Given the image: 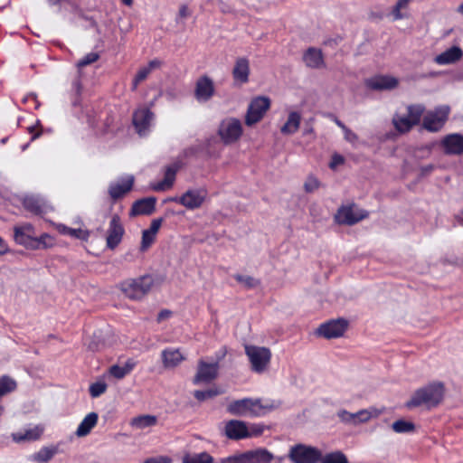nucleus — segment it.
I'll return each mask as SVG.
<instances>
[{
  "mask_svg": "<svg viewBox=\"0 0 463 463\" xmlns=\"http://www.w3.org/2000/svg\"><path fill=\"white\" fill-rule=\"evenodd\" d=\"M224 392H225L224 388H222L221 386L213 385L211 387H206L204 385V400L212 399V398L221 395Z\"/></svg>",
  "mask_w": 463,
  "mask_h": 463,
  "instance_id": "45",
  "label": "nucleus"
},
{
  "mask_svg": "<svg viewBox=\"0 0 463 463\" xmlns=\"http://www.w3.org/2000/svg\"><path fill=\"white\" fill-rule=\"evenodd\" d=\"M348 323L344 318L333 319L323 323L317 329V335L326 339L337 338L344 335Z\"/></svg>",
  "mask_w": 463,
  "mask_h": 463,
  "instance_id": "9",
  "label": "nucleus"
},
{
  "mask_svg": "<svg viewBox=\"0 0 463 463\" xmlns=\"http://www.w3.org/2000/svg\"><path fill=\"white\" fill-rule=\"evenodd\" d=\"M58 453L57 446L43 447L39 451L32 455L33 461L45 463L51 460Z\"/></svg>",
  "mask_w": 463,
  "mask_h": 463,
  "instance_id": "34",
  "label": "nucleus"
},
{
  "mask_svg": "<svg viewBox=\"0 0 463 463\" xmlns=\"http://www.w3.org/2000/svg\"><path fill=\"white\" fill-rule=\"evenodd\" d=\"M183 463H203V453L195 455L187 454L184 457Z\"/></svg>",
  "mask_w": 463,
  "mask_h": 463,
  "instance_id": "52",
  "label": "nucleus"
},
{
  "mask_svg": "<svg viewBox=\"0 0 463 463\" xmlns=\"http://www.w3.org/2000/svg\"><path fill=\"white\" fill-rule=\"evenodd\" d=\"M445 155L459 156L463 154V135L453 133L446 135L440 141Z\"/></svg>",
  "mask_w": 463,
  "mask_h": 463,
  "instance_id": "13",
  "label": "nucleus"
},
{
  "mask_svg": "<svg viewBox=\"0 0 463 463\" xmlns=\"http://www.w3.org/2000/svg\"><path fill=\"white\" fill-rule=\"evenodd\" d=\"M410 0H398L397 3L395 4V5L393 6V9H392V15H393V20H401L402 19L404 16L403 14L401 13V9L402 8H404L408 5Z\"/></svg>",
  "mask_w": 463,
  "mask_h": 463,
  "instance_id": "47",
  "label": "nucleus"
},
{
  "mask_svg": "<svg viewBox=\"0 0 463 463\" xmlns=\"http://www.w3.org/2000/svg\"><path fill=\"white\" fill-rule=\"evenodd\" d=\"M218 133L225 144L237 141L242 134V126L240 119L229 118L222 121Z\"/></svg>",
  "mask_w": 463,
  "mask_h": 463,
  "instance_id": "7",
  "label": "nucleus"
},
{
  "mask_svg": "<svg viewBox=\"0 0 463 463\" xmlns=\"http://www.w3.org/2000/svg\"><path fill=\"white\" fill-rule=\"evenodd\" d=\"M154 285L150 275L128 279L121 284V290L130 299H140L146 295Z\"/></svg>",
  "mask_w": 463,
  "mask_h": 463,
  "instance_id": "2",
  "label": "nucleus"
},
{
  "mask_svg": "<svg viewBox=\"0 0 463 463\" xmlns=\"http://www.w3.org/2000/svg\"><path fill=\"white\" fill-rule=\"evenodd\" d=\"M445 392L444 383L439 381L416 389L404 406L409 410L424 407L427 410L436 408L443 400Z\"/></svg>",
  "mask_w": 463,
  "mask_h": 463,
  "instance_id": "1",
  "label": "nucleus"
},
{
  "mask_svg": "<svg viewBox=\"0 0 463 463\" xmlns=\"http://www.w3.org/2000/svg\"><path fill=\"white\" fill-rule=\"evenodd\" d=\"M225 435L234 440L243 439L251 436L244 421L231 420L225 424Z\"/></svg>",
  "mask_w": 463,
  "mask_h": 463,
  "instance_id": "14",
  "label": "nucleus"
},
{
  "mask_svg": "<svg viewBox=\"0 0 463 463\" xmlns=\"http://www.w3.org/2000/svg\"><path fill=\"white\" fill-rule=\"evenodd\" d=\"M343 132H344L345 139L347 142H349L351 144H355L358 141V136L354 131H352L350 128H346Z\"/></svg>",
  "mask_w": 463,
  "mask_h": 463,
  "instance_id": "55",
  "label": "nucleus"
},
{
  "mask_svg": "<svg viewBox=\"0 0 463 463\" xmlns=\"http://www.w3.org/2000/svg\"><path fill=\"white\" fill-rule=\"evenodd\" d=\"M248 463H271L275 456L265 448H257L246 451Z\"/></svg>",
  "mask_w": 463,
  "mask_h": 463,
  "instance_id": "27",
  "label": "nucleus"
},
{
  "mask_svg": "<svg viewBox=\"0 0 463 463\" xmlns=\"http://www.w3.org/2000/svg\"><path fill=\"white\" fill-rule=\"evenodd\" d=\"M156 234L147 232L146 230L143 231L142 233V241H141V250H146L152 243L155 241Z\"/></svg>",
  "mask_w": 463,
  "mask_h": 463,
  "instance_id": "43",
  "label": "nucleus"
},
{
  "mask_svg": "<svg viewBox=\"0 0 463 463\" xmlns=\"http://www.w3.org/2000/svg\"><path fill=\"white\" fill-rule=\"evenodd\" d=\"M161 360L165 369L170 370L179 366L185 360L181 349L167 347L161 352Z\"/></svg>",
  "mask_w": 463,
  "mask_h": 463,
  "instance_id": "17",
  "label": "nucleus"
},
{
  "mask_svg": "<svg viewBox=\"0 0 463 463\" xmlns=\"http://www.w3.org/2000/svg\"><path fill=\"white\" fill-rule=\"evenodd\" d=\"M157 424V417L150 414H144L131 420L130 425L137 430H145Z\"/></svg>",
  "mask_w": 463,
  "mask_h": 463,
  "instance_id": "32",
  "label": "nucleus"
},
{
  "mask_svg": "<svg viewBox=\"0 0 463 463\" xmlns=\"http://www.w3.org/2000/svg\"><path fill=\"white\" fill-rule=\"evenodd\" d=\"M463 57V51L458 45H453L438 54L434 58V61L439 65H449L456 63L460 61Z\"/></svg>",
  "mask_w": 463,
  "mask_h": 463,
  "instance_id": "22",
  "label": "nucleus"
},
{
  "mask_svg": "<svg viewBox=\"0 0 463 463\" xmlns=\"http://www.w3.org/2000/svg\"><path fill=\"white\" fill-rule=\"evenodd\" d=\"M134 183V176L128 175L119 179L118 181L112 183L109 185V193L111 198L118 199L127 194L132 188Z\"/></svg>",
  "mask_w": 463,
  "mask_h": 463,
  "instance_id": "23",
  "label": "nucleus"
},
{
  "mask_svg": "<svg viewBox=\"0 0 463 463\" xmlns=\"http://www.w3.org/2000/svg\"><path fill=\"white\" fill-rule=\"evenodd\" d=\"M107 383L103 381H98L90 386V394L93 398H97L103 394L107 390Z\"/></svg>",
  "mask_w": 463,
  "mask_h": 463,
  "instance_id": "42",
  "label": "nucleus"
},
{
  "mask_svg": "<svg viewBox=\"0 0 463 463\" xmlns=\"http://www.w3.org/2000/svg\"><path fill=\"white\" fill-rule=\"evenodd\" d=\"M162 224V219H155L152 221L149 229L146 231L156 235Z\"/></svg>",
  "mask_w": 463,
  "mask_h": 463,
  "instance_id": "59",
  "label": "nucleus"
},
{
  "mask_svg": "<svg viewBox=\"0 0 463 463\" xmlns=\"http://www.w3.org/2000/svg\"><path fill=\"white\" fill-rule=\"evenodd\" d=\"M72 90L75 91L77 95H79L81 91V83L80 79H76L72 82Z\"/></svg>",
  "mask_w": 463,
  "mask_h": 463,
  "instance_id": "62",
  "label": "nucleus"
},
{
  "mask_svg": "<svg viewBox=\"0 0 463 463\" xmlns=\"http://www.w3.org/2000/svg\"><path fill=\"white\" fill-rule=\"evenodd\" d=\"M245 354L249 357L251 369L256 373H262L270 361L271 353L267 347L246 345Z\"/></svg>",
  "mask_w": 463,
  "mask_h": 463,
  "instance_id": "6",
  "label": "nucleus"
},
{
  "mask_svg": "<svg viewBox=\"0 0 463 463\" xmlns=\"http://www.w3.org/2000/svg\"><path fill=\"white\" fill-rule=\"evenodd\" d=\"M364 410L367 412V416H368V418L365 416L366 422H368L373 418H377L383 412L382 410H379V409H377L375 407H369V408L364 409Z\"/></svg>",
  "mask_w": 463,
  "mask_h": 463,
  "instance_id": "57",
  "label": "nucleus"
},
{
  "mask_svg": "<svg viewBox=\"0 0 463 463\" xmlns=\"http://www.w3.org/2000/svg\"><path fill=\"white\" fill-rule=\"evenodd\" d=\"M345 159L343 156L339 154H335L330 161L329 166L332 169H335L337 165H342L344 163Z\"/></svg>",
  "mask_w": 463,
  "mask_h": 463,
  "instance_id": "58",
  "label": "nucleus"
},
{
  "mask_svg": "<svg viewBox=\"0 0 463 463\" xmlns=\"http://www.w3.org/2000/svg\"><path fill=\"white\" fill-rule=\"evenodd\" d=\"M44 431V427L41 424L29 426L22 430L12 434L13 440L20 443L24 441H34L41 438Z\"/></svg>",
  "mask_w": 463,
  "mask_h": 463,
  "instance_id": "21",
  "label": "nucleus"
},
{
  "mask_svg": "<svg viewBox=\"0 0 463 463\" xmlns=\"http://www.w3.org/2000/svg\"><path fill=\"white\" fill-rule=\"evenodd\" d=\"M124 234V229L120 223L119 217L114 215L109 222V227L108 230L107 235V246L108 248L113 250L115 249L121 241Z\"/></svg>",
  "mask_w": 463,
  "mask_h": 463,
  "instance_id": "18",
  "label": "nucleus"
},
{
  "mask_svg": "<svg viewBox=\"0 0 463 463\" xmlns=\"http://www.w3.org/2000/svg\"><path fill=\"white\" fill-rule=\"evenodd\" d=\"M8 246L5 241L0 237V256L5 254L8 251Z\"/></svg>",
  "mask_w": 463,
  "mask_h": 463,
  "instance_id": "64",
  "label": "nucleus"
},
{
  "mask_svg": "<svg viewBox=\"0 0 463 463\" xmlns=\"http://www.w3.org/2000/svg\"><path fill=\"white\" fill-rule=\"evenodd\" d=\"M336 415L341 422L354 426L366 423L365 416L368 418L367 412L363 409L356 412H350L345 409H342L337 411Z\"/></svg>",
  "mask_w": 463,
  "mask_h": 463,
  "instance_id": "24",
  "label": "nucleus"
},
{
  "mask_svg": "<svg viewBox=\"0 0 463 463\" xmlns=\"http://www.w3.org/2000/svg\"><path fill=\"white\" fill-rule=\"evenodd\" d=\"M14 240L19 245L35 250L37 247L34 227L31 223H23L14 227Z\"/></svg>",
  "mask_w": 463,
  "mask_h": 463,
  "instance_id": "8",
  "label": "nucleus"
},
{
  "mask_svg": "<svg viewBox=\"0 0 463 463\" xmlns=\"http://www.w3.org/2000/svg\"><path fill=\"white\" fill-rule=\"evenodd\" d=\"M392 429L399 434L411 433L415 430V424L405 420H398L392 424Z\"/></svg>",
  "mask_w": 463,
  "mask_h": 463,
  "instance_id": "39",
  "label": "nucleus"
},
{
  "mask_svg": "<svg viewBox=\"0 0 463 463\" xmlns=\"http://www.w3.org/2000/svg\"><path fill=\"white\" fill-rule=\"evenodd\" d=\"M156 202L155 197L137 200L134 203L131 211L134 214H150L155 210Z\"/></svg>",
  "mask_w": 463,
  "mask_h": 463,
  "instance_id": "30",
  "label": "nucleus"
},
{
  "mask_svg": "<svg viewBox=\"0 0 463 463\" xmlns=\"http://www.w3.org/2000/svg\"><path fill=\"white\" fill-rule=\"evenodd\" d=\"M161 65V61L159 60H153L151 61H149L148 65L147 66H145L143 68H141L135 79L133 80V84H132V90H136L138 86V84L145 80L147 76L151 73V71L156 68H159Z\"/></svg>",
  "mask_w": 463,
  "mask_h": 463,
  "instance_id": "33",
  "label": "nucleus"
},
{
  "mask_svg": "<svg viewBox=\"0 0 463 463\" xmlns=\"http://www.w3.org/2000/svg\"><path fill=\"white\" fill-rule=\"evenodd\" d=\"M250 64L248 59L242 57L237 59L232 70V76L236 82L243 84L249 81Z\"/></svg>",
  "mask_w": 463,
  "mask_h": 463,
  "instance_id": "26",
  "label": "nucleus"
},
{
  "mask_svg": "<svg viewBox=\"0 0 463 463\" xmlns=\"http://www.w3.org/2000/svg\"><path fill=\"white\" fill-rule=\"evenodd\" d=\"M144 463H172V459L167 456H157L146 458Z\"/></svg>",
  "mask_w": 463,
  "mask_h": 463,
  "instance_id": "54",
  "label": "nucleus"
},
{
  "mask_svg": "<svg viewBox=\"0 0 463 463\" xmlns=\"http://www.w3.org/2000/svg\"><path fill=\"white\" fill-rule=\"evenodd\" d=\"M226 355L225 347L220 348L215 353V358L208 361H204V385L218 376L219 363Z\"/></svg>",
  "mask_w": 463,
  "mask_h": 463,
  "instance_id": "19",
  "label": "nucleus"
},
{
  "mask_svg": "<svg viewBox=\"0 0 463 463\" xmlns=\"http://www.w3.org/2000/svg\"><path fill=\"white\" fill-rule=\"evenodd\" d=\"M392 122L395 129L402 134L409 132L414 127L412 122L406 116H401L399 114L393 116Z\"/></svg>",
  "mask_w": 463,
  "mask_h": 463,
  "instance_id": "36",
  "label": "nucleus"
},
{
  "mask_svg": "<svg viewBox=\"0 0 463 463\" xmlns=\"http://www.w3.org/2000/svg\"><path fill=\"white\" fill-rule=\"evenodd\" d=\"M136 363L133 360L128 359L123 365L114 364L110 366L109 373L116 379H123L131 373Z\"/></svg>",
  "mask_w": 463,
  "mask_h": 463,
  "instance_id": "31",
  "label": "nucleus"
},
{
  "mask_svg": "<svg viewBox=\"0 0 463 463\" xmlns=\"http://www.w3.org/2000/svg\"><path fill=\"white\" fill-rule=\"evenodd\" d=\"M288 457L292 463H319L322 451L317 447L298 443L290 447Z\"/></svg>",
  "mask_w": 463,
  "mask_h": 463,
  "instance_id": "3",
  "label": "nucleus"
},
{
  "mask_svg": "<svg viewBox=\"0 0 463 463\" xmlns=\"http://www.w3.org/2000/svg\"><path fill=\"white\" fill-rule=\"evenodd\" d=\"M220 463H248L246 451L222 458Z\"/></svg>",
  "mask_w": 463,
  "mask_h": 463,
  "instance_id": "44",
  "label": "nucleus"
},
{
  "mask_svg": "<svg viewBox=\"0 0 463 463\" xmlns=\"http://www.w3.org/2000/svg\"><path fill=\"white\" fill-rule=\"evenodd\" d=\"M319 463H349L346 456L340 450L322 455V460Z\"/></svg>",
  "mask_w": 463,
  "mask_h": 463,
  "instance_id": "40",
  "label": "nucleus"
},
{
  "mask_svg": "<svg viewBox=\"0 0 463 463\" xmlns=\"http://www.w3.org/2000/svg\"><path fill=\"white\" fill-rule=\"evenodd\" d=\"M203 381V359H200L197 363V373L193 379L194 384H198Z\"/></svg>",
  "mask_w": 463,
  "mask_h": 463,
  "instance_id": "56",
  "label": "nucleus"
},
{
  "mask_svg": "<svg viewBox=\"0 0 463 463\" xmlns=\"http://www.w3.org/2000/svg\"><path fill=\"white\" fill-rule=\"evenodd\" d=\"M58 230L62 234L69 235L71 237L77 238V239L83 240V241L87 240L90 235L89 232L86 230L73 229V228L67 227L63 224H60L58 226Z\"/></svg>",
  "mask_w": 463,
  "mask_h": 463,
  "instance_id": "38",
  "label": "nucleus"
},
{
  "mask_svg": "<svg viewBox=\"0 0 463 463\" xmlns=\"http://www.w3.org/2000/svg\"><path fill=\"white\" fill-rule=\"evenodd\" d=\"M169 201L175 202L189 210L199 208L203 204V195L200 190H187L182 196L169 198Z\"/></svg>",
  "mask_w": 463,
  "mask_h": 463,
  "instance_id": "15",
  "label": "nucleus"
},
{
  "mask_svg": "<svg viewBox=\"0 0 463 463\" xmlns=\"http://www.w3.org/2000/svg\"><path fill=\"white\" fill-rule=\"evenodd\" d=\"M172 315H173L172 311H170L168 309H163L157 315L156 320L158 323H161V322L170 318L172 317Z\"/></svg>",
  "mask_w": 463,
  "mask_h": 463,
  "instance_id": "60",
  "label": "nucleus"
},
{
  "mask_svg": "<svg viewBox=\"0 0 463 463\" xmlns=\"http://www.w3.org/2000/svg\"><path fill=\"white\" fill-rule=\"evenodd\" d=\"M305 190L307 193H312L319 187V182L317 178L309 176L304 184Z\"/></svg>",
  "mask_w": 463,
  "mask_h": 463,
  "instance_id": "51",
  "label": "nucleus"
},
{
  "mask_svg": "<svg viewBox=\"0 0 463 463\" xmlns=\"http://www.w3.org/2000/svg\"><path fill=\"white\" fill-rule=\"evenodd\" d=\"M425 107L420 104L410 105L407 107V115H405L414 126L420 122L422 114L424 113Z\"/></svg>",
  "mask_w": 463,
  "mask_h": 463,
  "instance_id": "37",
  "label": "nucleus"
},
{
  "mask_svg": "<svg viewBox=\"0 0 463 463\" xmlns=\"http://www.w3.org/2000/svg\"><path fill=\"white\" fill-rule=\"evenodd\" d=\"M368 217V212L362 209H354V206H342L335 216L339 223L354 225Z\"/></svg>",
  "mask_w": 463,
  "mask_h": 463,
  "instance_id": "11",
  "label": "nucleus"
},
{
  "mask_svg": "<svg viewBox=\"0 0 463 463\" xmlns=\"http://www.w3.org/2000/svg\"><path fill=\"white\" fill-rule=\"evenodd\" d=\"M190 15H191V12H190L188 6L185 5H183L179 8V12H178V14L176 16V22L177 23H181L182 20L189 17Z\"/></svg>",
  "mask_w": 463,
  "mask_h": 463,
  "instance_id": "53",
  "label": "nucleus"
},
{
  "mask_svg": "<svg viewBox=\"0 0 463 463\" xmlns=\"http://www.w3.org/2000/svg\"><path fill=\"white\" fill-rule=\"evenodd\" d=\"M98 420L99 416L96 412L88 413L79 424L75 435L81 438L90 434L91 430L97 425Z\"/></svg>",
  "mask_w": 463,
  "mask_h": 463,
  "instance_id": "29",
  "label": "nucleus"
},
{
  "mask_svg": "<svg viewBox=\"0 0 463 463\" xmlns=\"http://www.w3.org/2000/svg\"><path fill=\"white\" fill-rule=\"evenodd\" d=\"M270 107V99L265 96H258L251 99L245 116V124L252 126L262 119Z\"/></svg>",
  "mask_w": 463,
  "mask_h": 463,
  "instance_id": "5",
  "label": "nucleus"
},
{
  "mask_svg": "<svg viewBox=\"0 0 463 463\" xmlns=\"http://www.w3.org/2000/svg\"><path fill=\"white\" fill-rule=\"evenodd\" d=\"M23 204L27 211L37 215L44 214L49 210V206L42 199L35 196H26Z\"/></svg>",
  "mask_w": 463,
  "mask_h": 463,
  "instance_id": "28",
  "label": "nucleus"
},
{
  "mask_svg": "<svg viewBox=\"0 0 463 463\" xmlns=\"http://www.w3.org/2000/svg\"><path fill=\"white\" fill-rule=\"evenodd\" d=\"M195 95L198 100L203 97V78H199L196 82Z\"/></svg>",
  "mask_w": 463,
  "mask_h": 463,
  "instance_id": "61",
  "label": "nucleus"
},
{
  "mask_svg": "<svg viewBox=\"0 0 463 463\" xmlns=\"http://www.w3.org/2000/svg\"><path fill=\"white\" fill-rule=\"evenodd\" d=\"M303 61L307 67L319 69L325 65L323 52L316 47H309L303 54Z\"/></svg>",
  "mask_w": 463,
  "mask_h": 463,
  "instance_id": "25",
  "label": "nucleus"
},
{
  "mask_svg": "<svg viewBox=\"0 0 463 463\" xmlns=\"http://www.w3.org/2000/svg\"><path fill=\"white\" fill-rule=\"evenodd\" d=\"M98 59H99V54L97 52H90V53L86 54L82 59H80L77 62V67L79 69H80L84 66H87L89 64L95 62Z\"/></svg>",
  "mask_w": 463,
  "mask_h": 463,
  "instance_id": "48",
  "label": "nucleus"
},
{
  "mask_svg": "<svg viewBox=\"0 0 463 463\" xmlns=\"http://www.w3.org/2000/svg\"><path fill=\"white\" fill-rule=\"evenodd\" d=\"M300 114L297 111H292L288 114V120L281 128V133L290 135L298 131L300 125Z\"/></svg>",
  "mask_w": 463,
  "mask_h": 463,
  "instance_id": "35",
  "label": "nucleus"
},
{
  "mask_svg": "<svg viewBox=\"0 0 463 463\" xmlns=\"http://www.w3.org/2000/svg\"><path fill=\"white\" fill-rule=\"evenodd\" d=\"M154 114L147 108H140L133 114V125L140 137L146 136L151 127Z\"/></svg>",
  "mask_w": 463,
  "mask_h": 463,
  "instance_id": "10",
  "label": "nucleus"
},
{
  "mask_svg": "<svg viewBox=\"0 0 463 463\" xmlns=\"http://www.w3.org/2000/svg\"><path fill=\"white\" fill-rule=\"evenodd\" d=\"M234 279L247 289L255 288L260 284L259 279L249 275L236 274Z\"/></svg>",
  "mask_w": 463,
  "mask_h": 463,
  "instance_id": "41",
  "label": "nucleus"
},
{
  "mask_svg": "<svg viewBox=\"0 0 463 463\" xmlns=\"http://www.w3.org/2000/svg\"><path fill=\"white\" fill-rule=\"evenodd\" d=\"M37 247L38 249H45L53 245V239L47 233L42 234L40 237H36Z\"/></svg>",
  "mask_w": 463,
  "mask_h": 463,
  "instance_id": "46",
  "label": "nucleus"
},
{
  "mask_svg": "<svg viewBox=\"0 0 463 463\" xmlns=\"http://www.w3.org/2000/svg\"><path fill=\"white\" fill-rule=\"evenodd\" d=\"M28 131H29L30 134H32L31 141L35 140L36 138H38L41 136V132L40 131L34 132L35 131V126L29 127L28 128Z\"/></svg>",
  "mask_w": 463,
  "mask_h": 463,
  "instance_id": "63",
  "label": "nucleus"
},
{
  "mask_svg": "<svg viewBox=\"0 0 463 463\" xmlns=\"http://www.w3.org/2000/svg\"><path fill=\"white\" fill-rule=\"evenodd\" d=\"M260 403V399L243 398L232 402L227 411L229 413L236 416H247L250 413H256V404Z\"/></svg>",
  "mask_w": 463,
  "mask_h": 463,
  "instance_id": "12",
  "label": "nucleus"
},
{
  "mask_svg": "<svg viewBox=\"0 0 463 463\" xmlns=\"http://www.w3.org/2000/svg\"><path fill=\"white\" fill-rule=\"evenodd\" d=\"M181 165H182L179 161L174 162L173 164L167 165L165 167L164 179L160 182L152 184L151 188L156 192L170 189L175 183L176 173L181 168Z\"/></svg>",
  "mask_w": 463,
  "mask_h": 463,
  "instance_id": "16",
  "label": "nucleus"
},
{
  "mask_svg": "<svg viewBox=\"0 0 463 463\" xmlns=\"http://www.w3.org/2000/svg\"><path fill=\"white\" fill-rule=\"evenodd\" d=\"M365 83L373 90H391L397 87L398 80L388 75H377L368 79Z\"/></svg>",
  "mask_w": 463,
  "mask_h": 463,
  "instance_id": "20",
  "label": "nucleus"
},
{
  "mask_svg": "<svg viewBox=\"0 0 463 463\" xmlns=\"http://www.w3.org/2000/svg\"><path fill=\"white\" fill-rule=\"evenodd\" d=\"M279 405L280 402L277 401H266L265 402H262L261 400H260V403L256 404V408L260 410L272 411L279 408Z\"/></svg>",
  "mask_w": 463,
  "mask_h": 463,
  "instance_id": "50",
  "label": "nucleus"
},
{
  "mask_svg": "<svg viewBox=\"0 0 463 463\" xmlns=\"http://www.w3.org/2000/svg\"><path fill=\"white\" fill-rule=\"evenodd\" d=\"M214 93V86L213 80L204 76V101L208 100Z\"/></svg>",
  "mask_w": 463,
  "mask_h": 463,
  "instance_id": "49",
  "label": "nucleus"
},
{
  "mask_svg": "<svg viewBox=\"0 0 463 463\" xmlns=\"http://www.w3.org/2000/svg\"><path fill=\"white\" fill-rule=\"evenodd\" d=\"M450 107L439 105L432 110L427 111L422 119V128L430 133L441 130L448 121Z\"/></svg>",
  "mask_w": 463,
  "mask_h": 463,
  "instance_id": "4",
  "label": "nucleus"
}]
</instances>
